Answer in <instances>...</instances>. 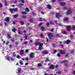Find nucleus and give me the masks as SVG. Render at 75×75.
I'll return each mask as SVG.
<instances>
[{
	"label": "nucleus",
	"instance_id": "obj_29",
	"mask_svg": "<svg viewBox=\"0 0 75 75\" xmlns=\"http://www.w3.org/2000/svg\"><path fill=\"white\" fill-rule=\"evenodd\" d=\"M46 26L47 27H49L50 26V23L48 22H47L46 24Z\"/></svg>",
	"mask_w": 75,
	"mask_h": 75
},
{
	"label": "nucleus",
	"instance_id": "obj_53",
	"mask_svg": "<svg viewBox=\"0 0 75 75\" xmlns=\"http://www.w3.org/2000/svg\"><path fill=\"white\" fill-rule=\"evenodd\" d=\"M22 18H23L25 19L26 18V17H25V16H22Z\"/></svg>",
	"mask_w": 75,
	"mask_h": 75
},
{
	"label": "nucleus",
	"instance_id": "obj_41",
	"mask_svg": "<svg viewBox=\"0 0 75 75\" xmlns=\"http://www.w3.org/2000/svg\"><path fill=\"white\" fill-rule=\"evenodd\" d=\"M29 21L30 23H33V19H30Z\"/></svg>",
	"mask_w": 75,
	"mask_h": 75
},
{
	"label": "nucleus",
	"instance_id": "obj_64",
	"mask_svg": "<svg viewBox=\"0 0 75 75\" xmlns=\"http://www.w3.org/2000/svg\"><path fill=\"white\" fill-rule=\"evenodd\" d=\"M21 0L22 3H24V0Z\"/></svg>",
	"mask_w": 75,
	"mask_h": 75
},
{
	"label": "nucleus",
	"instance_id": "obj_4",
	"mask_svg": "<svg viewBox=\"0 0 75 75\" xmlns=\"http://www.w3.org/2000/svg\"><path fill=\"white\" fill-rule=\"evenodd\" d=\"M54 65L53 64H51L49 67V69H52V70L54 69Z\"/></svg>",
	"mask_w": 75,
	"mask_h": 75
},
{
	"label": "nucleus",
	"instance_id": "obj_46",
	"mask_svg": "<svg viewBox=\"0 0 75 75\" xmlns=\"http://www.w3.org/2000/svg\"><path fill=\"white\" fill-rule=\"evenodd\" d=\"M52 47H54V48H55V44L53 43L52 45Z\"/></svg>",
	"mask_w": 75,
	"mask_h": 75
},
{
	"label": "nucleus",
	"instance_id": "obj_36",
	"mask_svg": "<svg viewBox=\"0 0 75 75\" xmlns=\"http://www.w3.org/2000/svg\"><path fill=\"white\" fill-rule=\"evenodd\" d=\"M72 28L74 30H75V26L74 25H73L72 26Z\"/></svg>",
	"mask_w": 75,
	"mask_h": 75
},
{
	"label": "nucleus",
	"instance_id": "obj_33",
	"mask_svg": "<svg viewBox=\"0 0 75 75\" xmlns=\"http://www.w3.org/2000/svg\"><path fill=\"white\" fill-rule=\"evenodd\" d=\"M38 66L39 67H41V66H42V64H41L39 63L38 64Z\"/></svg>",
	"mask_w": 75,
	"mask_h": 75
},
{
	"label": "nucleus",
	"instance_id": "obj_54",
	"mask_svg": "<svg viewBox=\"0 0 75 75\" xmlns=\"http://www.w3.org/2000/svg\"><path fill=\"white\" fill-rule=\"evenodd\" d=\"M10 57L8 56L7 57V59H7L8 60H10Z\"/></svg>",
	"mask_w": 75,
	"mask_h": 75
},
{
	"label": "nucleus",
	"instance_id": "obj_12",
	"mask_svg": "<svg viewBox=\"0 0 75 75\" xmlns=\"http://www.w3.org/2000/svg\"><path fill=\"white\" fill-rule=\"evenodd\" d=\"M20 53L21 55H23L24 54V50H21L20 52Z\"/></svg>",
	"mask_w": 75,
	"mask_h": 75
},
{
	"label": "nucleus",
	"instance_id": "obj_63",
	"mask_svg": "<svg viewBox=\"0 0 75 75\" xmlns=\"http://www.w3.org/2000/svg\"><path fill=\"white\" fill-rule=\"evenodd\" d=\"M55 1H56V0H52V2H55Z\"/></svg>",
	"mask_w": 75,
	"mask_h": 75
},
{
	"label": "nucleus",
	"instance_id": "obj_35",
	"mask_svg": "<svg viewBox=\"0 0 75 75\" xmlns=\"http://www.w3.org/2000/svg\"><path fill=\"white\" fill-rule=\"evenodd\" d=\"M64 21H68V19L67 18H65L64 19Z\"/></svg>",
	"mask_w": 75,
	"mask_h": 75
},
{
	"label": "nucleus",
	"instance_id": "obj_25",
	"mask_svg": "<svg viewBox=\"0 0 75 75\" xmlns=\"http://www.w3.org/2000/svg\"><path fill=\"white\" fill-rule=\"evenodd\" d=\"M12 31L13 32V33H16V29L15 28H14L12 29Z\"/></svg>",
	"mask_w": 75,
	"mask_h": 75
},
{
	"label": "nucleus",
	"instance_id": "obj_47",
	"mask_svg": "<svg viewBox=\"0 0 75 75\" xmlns=\"http://www.w3.org/2000/svg\"><path fill=\"white\" fill-rule=\"evenodd\" d=\"M57 57H60V54H59V53H58L57 54Z\"/></svg>",
	"mask_w": 75,
	"mask_h": 75
},
{
	"label": "nucleus",
	"instance_id": "obj_10",
	"mask_svg": "<svg viewBox=\"0 0 75 75\" xmlns=\"http://www.w3.org/2000/svg\"><path fill=\"white\" fill-rule=\"evenodd\" d=\"M56 18H58V17H59V13H56Z\"/></svg>",
	"mask_w": 75,
	"mask_h": 75
},
{
	"label": "nucleus",
	"instance_id": "obj_3",
	"mask_svg": "<svg viewBox=\"0 0 75 75\" xmlns=\"http://www.w3.org/2000/svg\"><path fill=\"white\" fill-rule=\"evenodd\" d=\"M30 57L31 58H34V53L33 52H32L30 54Z\"/></svg>",
	"mask_w": 75,
	"mask_h": 75
},
{
	"label": "nucleus",
	"instance_id": "obj_44",
	"mask_svg": "<svg viewBox=\"0 0 75 75\" xmlns=\"http://www.w3.org/2000/svg\"><path fill=\"white\" fill-rule=\"evenodd\" d=\"M3 4L1 3H0V8H2Z\"/></svg>",
	"mask_w": 75,
	"mask_h": 75
},
{
	"label": "nucleus",
	"instance_id": "obj_16",
	"mask_svg": "<svg viewBox=\"0 0 75 75\" xmlns=\"http://www.w3.org/2000/svg\"><path fill=\"white\" fill-rule=\"evenodd\" d=\"M18 34L19 35H21V31L20 30V29H19L18 30Z\"/></svg>",
	"mask_w": 75,
	"mask_h": 75
},
{
	"label": "nucleus",
	"instance_id": "obj_40",
	"mask_svg": "<svg viewBox=\"0 0 75 75\" xmlns=\"http://www.w3.org/2000/svg\"><path fill=\"white\" fill-rule=\"evenodd\" d=\"M39 20H38L39 21H42V18H39Z\"/></svg>",
	"mask_w": 75,
	"mask_h": 75
},
{
	"label": "nucleus",
	"instance_id": "obj_57",
	"mask_svg": "<svg viewBox=\"0 0 75 75\" xmlns=\"http://www.w3.org/2000/svg\"><path fill=\"white\" fill-rule=\"evenodd\" d=\"M65 57L66 58H67V57H68V54H65Z\"/></svg>",
	"mask_w": 75,
	"mask_h": 75
},
{
	"label": "nucleus",
	"instance_id": "obj_38",
	"mask_svg": "<svg viewBox=\"0 0 75 75\" xmlns=\"http://www.w3.org/2000/svg\"><path fill=\"white\" fill-rule=\"evenodd\" d=\"M13 57H16V53L15 52H13Z\"/></svg>",
	"mask_w": 75,
	"mask_h": 75
},
{
	"label": "nucleus",
	"instance_id": "obj_15",
	"mask_svg": "<svg viewBox=\"0 0 75 75\" xmlns=\"http://www.w3.org/2000/svg\"><path fill=\"white\" fill-rule=\"evenodd\" d=\"M41 30L42 31H44V27L43 26H42L41 27Z\"/></svg>",
	"mask_w": 75,
	"mask_h": 75
},
{
	"label": "nucleus",
	"instance_id": "obj_60",
	"mask_svg": "<svg viewBox=\"0 0 75 75\" xmlns=\"http://www.w3.org/2000/svg\"><path fill=\"white\" fill-rule=\"evenodd\" d=\"M25 39H26V40H27V39L28 38V37H27V35H25Z\"/></svg>",
	"mask_w": 75,
	"mask_h": 75
},
{
	"label": "nucleus",
	"instance_id": "obj_61",
	"mask_svg": "<svg viewBox=\"0 0 75 75\" xmlns=\"http://www.w3.org/2000/svg\"><path fill=\"white\" fill-rule=\"evenodd\" d=\"M28 50H25V52L26 53H28Z\"/></svg>",
	"mask_w": 75,
	"mask_h": 75
},
{
	"label": "nucleus",
	"instance_id": "obj_43",
	"mask_svg": "<svg viewBox=\"0 0 75 75\" xmlns=\"http://www.w3.org/2000/svg\"><path fill=\"white\" fill-rule=\"evenodd\" d=\"M28 44V42L27 41H25L24 42V44L25 45H27Z\"/></svg>",
	"mask_w": 75,
	"mask_h": 75
},
{
	"label": "nucleus",
	"instance_id": "obj_14",
	"mask_svg": "<svg viewBox=\"0 0 75 75\" xmlns=\"http://www.w3.org/2000/svg\"><path fill=\"white\" fill-rule=\"evenodd\" d=\"M39 47H42L43 46V43H42L39 42Z\"/></svg>",
	"mask_w": 75,
	"mask_h": 75
},
{
	"label": "nucleus",
	"instance_id": "obj_17",
	"mask_svg": "<svg viewBox=\"0 0 75 75\" xmlns=\"http://www.w3.org/2000/svg\"><path fill=\"white\" fill-rule=\"evenodd\" d=\"M20 23L22 25L24 24V22L22 21H20Z\"/></svg>",
	"mask_w": 75,
	"mask_h": 75
},
{
	"label": "nucleus",
	"instance_id": "obj_55",
	"mask_svg": "<svg viewBox=\"0 0 75 75\" xmlns=\"http://www.w3.org/2000/svg\"><path fill=\"white\" fill-rule=\"evenodd\" d=\"M17 58H18V59H19V58H20V56L19 55H18L17 57H16Z\"/></svg>",
	"mask_w": 75,
	"mask_h": 75
},
{
	"label": "nucleus",
	"instance_id": "obj_62",
	"mask_svg": "<svg viewBox=\"0 0 75 75\" xmlns=\"http://www.w3.org/2000/svg\"><path fill=\"white\" fill-rule=\"evenodd\" d=\"M58 74H62V73L61 72L59 71L58 72Z\"/></svg>",
	"mask_w": 75,
	"mask_h": 75
},
{
	"label": "nucleus",
	"instance_id": "obj_39",
	"mask_svg": "<svg viewBox=\"0 0 75 75\" xmlns=\"http://www.w3.org/2000/svg\"><path fill=\"white\" fill-rule=\"evenodd\" d=\"M43 22H42V23H40L39 24V27H41L42 25V24H43Z\"/></svg>",
	"mask_w": 75,
	"mask_h": 75
},
{
	"label": "nucleus",
	"instance_id": "obj_6",
	"mask_svg": "<svg viewBox=\"0 0 75 75\" xmlns=\"http://www.w3.org/2000/svg\"><path fill=\"white\" fill-rule=\"evenodd\" d=\"M64 42L65 43H66L67 44H69V43H71V41L70 40H67L66 41H65Z\"/></svg>",
	"mask_w": 75,
	"mask_h": 75
},
{
	"label": "nucleus",
	"instance_id": "obj_56",
	"mask_svg": "<svg viewBox=\"0 0 75 75\" xmlns=\"http://www.w3.org/2000/svg\"><path fill=\"white\" fill-rule=\"evenodd\" d=\"M11 41L12 42H14L15 40H14V39H12L11 40Z\"/></svg>",
	"mask_w": 75,
	"mask_h": 75
},
{
	"label": "nucleus",
	"instance_id": "obj_13",
	"mask_svg": "<svg viewBox=\"0 0 75 75\" xmlns=\"http://www.w3.org/2000/svg\"><path fill=\"white\" fill-rule=\"evenodd\" d=\"M9 11L11 12V13H13L14 12V9L13 8H10L9 9Z\"/></svg>",
	"mask_w": 75,
	"mask_h": 75
},
{
	"label": "nucleus",
	"instance_id": "obj_8",
	"mask_svg": "<svg viewBox=\"0 0 75 75\" xmlns=\"http://www.w3.org/2000/svg\"><path fill=\"white\" fill-rule=\"evenodd\" d=\"M66 4L64 2H62L60 4V5L61 6H65Z\"/></svg>",
	"mask_w": 75,
	"mask_h": 75
},
{
	"label": "nucleus",
	"instance_id": "obj_2",
	"mask_svg": "<svg viewBox=\"0 0 75 75\" xmlns=\"http://www.w3.org/2000/svg\"><path fill=\"white\" fill-rule=\"evenodd\" d=\"M72 10H71V9H68L66 13L67 15H68V14H72Z\"/></svg>",
	"mask_w": 75,
	"mask_h": 75
},
{
	"label": "nucleus",
	"instance_id": "obj_21",
	"mask_svg": "<svg viewBox=\"0 0 75 75\" xmlns=\"http://www.w3.org/2000/svg\"><path fill=\"white\" fill-rule=\"evenodd\" d=\"M25 11H26V12H29V11H30V9H29L28 8H26Z\"/></svg>",
	"mask_w": 75,
	"mask_h": 75
},
{
	"label": "nucleus",
	"instance_id": "obj_59",
	"mask_svg": "<svg viewBox=\"0 0 75 75\" xmlns=\"http://www.w3.org/2000/svg\"><path fill=\"white\" fill-rule=\"evenodd\" d=\"M63 33L64 34H67V32L64 31L63 32Z\"/></svg>",
	"mask_w": 75,
	"mask_h": 75
},
{
	"label": "nucleus",
	"instance_id": "obj_22",
	"mask_svg": "<svg viewBox=\"0 0 75 75\" xmlns=\"http://www.w3.org/2000/svg\"><path fill=\"white\" fill-rule=\"evenodd\" d=\"M21 68H20L19 69H18V72H17V73H21Z\"/></svg>",
	"mask_w": 75,
	"mask_h": 75
},
{
	"label": "nucleus",
	"instance_id": "obj_34",
	"mask_svg": "<svg viewBox=\"0 0 75 75\" xmlns=\"http://www.w3.org/2000/svg\"><path fill=\"white\" fill-rule=\"evenodd\" d=\"M65 67H68V66H69V64H68V63H66L64 65Z\"/></svg>",
	"mask_w": 75,
	"mask_h": 75
},
{
	"label": "nucleus",
	"instance_id": "obj_11",
	"mask_svg": "<svg viewBox=\"0 0 75 75\" xmlns=\"http://www.w3.org/2000/svg\"><path fill=\"white\" fill-rule=\"evenodd\" d=\"M47 7L49 9H51V8L52 7L50 5H47Z\"/></svg>",
	"mask_w": 75,
	"mask_h": 75
},
{
	"label": "nucleus",
	"instance_id": "obj_30",
	"mask_svg": "<svg viewBox=\"0 0 75 75\" xmlns=\"http://www.w3.org/2000/svg\"><path fill=\"white\" fill-rule=\"evenodd\" d=\"M4 3H5L6 6H7L8 5V3L6 2V1H4Z\"/></svg>",
	"mask_w": 75,
	"mask_h": 75
},
{
	"label": "nucleus",
	"instance_id": "obj_42",
	"mask_svg": "<svg viewBox=\"0 0 75 75\" xmlns=\"http://www.w3.org/2000/svg\"><path fill=\"white\" fill-rule=\"evenodd\" d=\"M71 54H74V50H71Z\"/></svg>",
	"mask_w": 75,
	"mask_h": 75
},
{
	"label": "nucleus",
	"instance_id": "obj_52",
	"mask_svg": "<svg viewBox=\"0 0 75 75\" xmlns=\"http://www.w3.org/2000/svg\"><path fill=\"white\" fill-rule=\"evenodd\" d=\"M57 50H55L53 52V54H54L55 53V52H57Z\"/></svg>",
	"mask_w": 75,
	"mask_h": 75
},
{
	"label": "nucleus",
	"instance_id": "obj_19",
	"mask_svg": "<svg viewBox=\"0 0 75 75\" xmlns=\"http://www.w3.org/2000/svg\"><path fill=\"white\" fill-rule=\"evenodd\" d=\"M13 9L14 12H16V11H18V8H13Z\"/></svg>",
	"mask_w": 75,
	"mask_h": 75
},
{
	"label": "nucleus",
	"instance_id": "obj_9",
	"mask_svg": "<svg viewBox=\"0 0 75 75\" xmlns=\"http://www.w3.org/2000/svg\"><path fill=\"white\" fill-rule=\"evenodd\" d=\"M68 60H64V61H62L60 62L62 64H65V62H67Z\"/></svg>",
	"mask_w": 75,
	"mask_h": 75
},
{
	"label": "nucleus",
	"instance_id": "obj_31",
	"mask_svg": "<svg viewBox=\"0 0 75 75\" xmlns=\"http://www.w3.org/2000/svg\"><path fill=\"white\" fill-rule=\"evenodd\" d=\"M17 22V21L16 20H15L14 21H13V25H15V24H16V23Z\"/></svg>",
	"mask_w": 75,
	"mask_h": 75
},
{
	"label": "nucleus",
	"instance_id": "obj_24",
	"mask_svg": "<svg viewBox=\"0 0 75 75\" xmlns=\"http://www.w3.org/2000/svg\"><path fill=\"white\" fill-rule=\"evenodd\" d=\"M50 24H51L52 25H54L55 24L54 23V22H52V21H51L50 23Z\"/></svg>",
	"mask_w": 75,
	"mask_h": 75
},
{
	"label": "nucleus",
	"instance_id": "obj_5",
	"mask_svg": "<svg viewBox=\"0 0 75 75\" xmlns=\"http://www.w3.org/2000/svg\"><path fill=\"white\" fill-rule=\"evenodd\" d=\"M4 21H5L6 22H7V23L9 22V21H10V18L9 17H6V18L5 19Z\"/></svg>",
	"mask_w": 75,
	"mask_h": 75
},
{
	"label": "nucleus",
	"instance_id": "obj_23",
	"mask_svg": "<svg viewBox=\"0 0 75 75\" xmlns=\"http://www.w3.org/2000/svg\"><path fill=\"white\" fill-rule=\"evenodd\" d=\"M40 44V42H36L35 44V45L36 46H37V45H38Z\"/></svg>",
	"mask_w": 75,
	"mask_h": 75
},
{
	"label": "nucleus",
	"instance_id": "obj_18",
	"mask_svg": "<svg viewBox=\"0 0 75 75\" xmlns=\"http://www.w3.org/2000/svg\"><path fill=\"white\" fill-rule=\"evenodd\" d=\"M11 34H8L7 35V37L8 39H10V38H11Z\"/></svg>",
	"mask_w": 75,
	"mask_h": 75
},
{
	"label": "nucleus",
	"instance_id": "obj_51",
	"mask_svg": "<svg viewBox=\"0 0 75 75\" xmlns=\"http://www.w3.org/2000/svg\"><path fill=\"white\" fill-rule=\"evenodd\" d=\"M63 9L64 10H67V7H64L63 8Z\"/></svg>",
	"mask_w": 75,
	"mask_h": 75
},
{
	"label": "nucleus",
	"instance_id": "obj_26",
	"mask_svg": "<svg viewBox=\"0 0 75 75\" xmlns=\"http://www.w3.org/2000/svg\"><path fill=\"white\" fill-rule=\"evenodd\" d=\"M19 63L21 65H23V61L22 60H20L19 61Z\"/></svg>",
	"mask_w": 75,
	"mask_h": 75
},
{
	"label": "nucleus",
	"instance_id": "obj_1",
	"mask_svg": "<svg viewBox=\"0 0 75 75\" xmlns=\"http://www.w3.org/2000/svg\"><path fill=\"white\" fill-rule=\"evenodd\" d=\"M47 35L49 38H50V40H51V39H52V37H54L53 34L51 33H48Z\"/></svg>",
	"mask_w": 75,
	"mask_h": 75
},
{
	"label": "nucleus",
	"instance_id": "obj_48",
	"mask_svg": "<svg viewBox=\"0 0 75 75\" xmlns=\"http://www.w3.org/2000/svg\"><path fill=\"white\" fill-rule=\"evenodd\" d=\"M40 37L41 38H43V37H44V35H43L42 34H40Z\"/></svg>",
	"mask_w": 75,
	"mask_h": 75
},
{
	"label": "nucleus",
	"instance_id": "obj_37",
	"mask_svg": "<svg viewBox=\"0 0 75 75\" xmlns=\"http://www.w3.org/2000/svg\"><path fill=\"white\" fill-rule=\"evenodd\" d=\"M18 43H19V42H18V40H17V41H16L15 42L16 45H17V44H18Z\"/></svg>",
	"mask_w": 75,
	"mask_h": 75
},
{
	"label": "nucleus",
	"instance_id": "obj_28",
	"mask_svg": "<svg viewBox=\"0 0 75 75\" xmlns=\"http://www.w3.org/2000/svg\"><path fill=\"white\" fill-rule=\"evenodd\" d=\"M18 17V14H16L14 15L13 17L14 18H17Z\"/></svg>",
	"mask_w": 75,
	"mask_h": 75
},
{
	"label": "nucleus",
	"instance_id": "obj_27",
	"mask_svg": "<svg viewBox=\"0 0 75 75\" xmlns=\"http://www.w3.org/2000/svg\"><path fill=\"white\" fill-rule=\"evenodd\" d=\"M43 49V47H39L38 49L39 50H42Z\"/></svg>",
	"mask_w": 75,
	"mask_h": 75
},
{
	"label": "nucleus",
	"instance_id": "obj_50",
	"mask_svg": "<svg viewBox=\"0 0 75 75\" xmlns=\"http://www.w3.org/2000/svg\"><path fill=\"white\" fill-rule=\"evenodd\" d=\"M13 3L15 4H17V1H14Z\"/></svg>",
	"mask_w": 75,
	"mask_h": 75
},
{
	"label": "nucleus",
	"instance_id": "obj_45",
	"mask_svg": "<svg viewBox=\"0 0 75 75\" xmlns=\"http://www.w3.org/2000/svg\"><path fill=\"white\" fill-rule=\"evenodd\" d=\"M43 53L44 54H48V52H43Z\"/></svg>",
	"mask_w": 75,
	"mask_h": 75
},
{
	"label": "nucleus",
	"instance_id": "obj_49",
	"mask_svg": "<svg viewBox=\"0 0 75 75\" xmlns=\"http://www.w3.org/2000/svg\"><path fill=\"white\" fill-rule=\"evenodd\" d=\"M54 28H52L50 30L51 32H53V31H54Z\"/></svg>",
	"mask_w": 75,
	"mask_h": 75
},
{
	"label": "nucleus",
	"instance_id": "obj_7",
	"mask_svg": "<svg viewBox=\"0 0 75 75\" xmlns=\"http://www.w3.org/2000/svg\"><path fill=\"white\" fill-rule=\"evenodd\" d=\"M71 30V26H68L67 27V30L68 31H70Z\"/></svg>",
	"mask_w": 75,
	"mask_h": 75
},
{
	"label": "nucleus",
	"instance_id": "obj_20",
	"mask_svg": "<svg viewBox=\"0 0 75 75\" xmlns=\"http://www.w3.org/2000/svg\"><path fill=\"white\" fill-rule=\"evenodd\" d=\"M60 52L61 54H65V52H64L62 50H61L60 51Z\"/></svg>",
	"mask_w": 75,
	"mask_h": 75
},
{
	"label": "nucleus",
	"instance_id": "obj_32",
	"mask_svg": "<svg viewBox=\"0 0 75 75\" xmlns=\"http://www.w3.org/2000/svg\"><path fill=\"white\" fill-rule=\"evenodd\" d=\"M22 14H27V13H26L25 11H23L22 12Z\"/></svg>",
	"mask_w": 75,
	"mask_h": 75
},
{
	"label": "nucleus",
	"instance_id": "obj_58",
	"mask_svg": "<svg viewBox=\"0 0 75 75\" xmlns=\"http://www.w3.org/2000/svg\"><path fill=\"white\" fill-rule=\"evenodd\" d=\"M8 44H9V42H8V41L6 42V45H8Z\"/></svg>",
	"mask_w": 75,
	"mask_h": 75
}]
</instances>
